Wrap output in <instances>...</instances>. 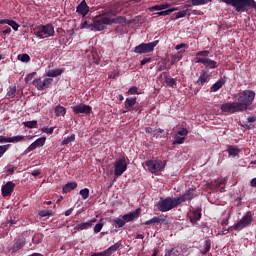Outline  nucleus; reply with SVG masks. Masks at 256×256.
<instances>
[{"instance_id":"nucleus-38","label":"nucleus","mask_w":256,"mask_h":256,"mask_svg":"<svg viewBox=\"0 0 256 256\" xmlns=\"http://www.w3.org/2000/svg\"><path fill=\"white\" fill-rule=\"evenodd\" d=\"M212 2L213 0H191V3L194 7H197L199 5H207Z\"/></svg>"},{"instance_id":"nucleus-62","label":"nucleus","mask_w":256,"mask_h":256,"mask_svg":"<svg viewBox=\"0 0 256 256\" xmlns=\"http://www.w3.org/2000/svg\"><path fill=\"white\" fill-rule=\"evenodd\" d=\"M185 47H187V44L181 43V44H177L175 46V49H176V51H179V49H183Z\"/></svg>"},{"instance_id":"nucleus-21","label":"nucleus","mask_w":256,"mask_h":256,"mask_svg":"<svg viewBox=\"0 0 256 256\" xmlns=\"http://www.w3.org/2000/svg\"><path fill=\"white\" fill-rule=\"evenodd\" d=\"M209 81V72L203 71L198 80L196 81V85L201 86L205 85Z\"/></svg>"},{"instance_id":"nucleus-46","label":"nucleus","mask_w":256,"mask_h":256,"mask_svg":"<svg viewBox=\"0 0 256 256\" xmlns=\"http://www.w3.org/2000/svg\"><path fill=\"white\" fill-rule=\"evenodd\" d=\"M162 133H165L164 129L156 128V129L153 130L152 136L156 137V139H158V137H161Z\"/></svg>"},{"instance_id":"nucleus-50","label":"nucleus","mask_w":256,"mask_h":256,"mask_svg":"<svg viewBox=\"0 0 256 256\" xmlns=\"http://www.w3.org/2000/svg\"><path fill=\"white\" fill-rule=\"evenodd\" d=\"M45 141H46V138L41 137V138H38L36 141H34V143L36 147H43V145H45Z\"/></svg>"},{"instance_id":"nucleus-30","label":"nucleus","mask_w":256,"mask_h":256,"mask_svg":"<svg viewBox=\"0 0 256 256\" xmlns=\"http://www.w3.org/2000/svg\"><path fill=\"white\" fill-rule=\"evenodd\" d=\"M173 11H179V7L170 8L168 10L160 11V12H157L155 15H157L158 17H167V15H171V13H173Z\"/></svg>"},{"instance_id":"nucleus-10","label":"nucleus","mask_w":256,"mask_h":256,"mask_svg":"<svg viewBox=\"0 0 256 256\" xmlns=\"http://www.w3.org/2000/svg\"><path fill=\"white\" fill-rule=\"evenodd\" d=\"M146 167L150 173H159L162 169H165V162L162 160H147L145 162Z\"/></svg>"},{"instance_id":"nucleus-15","label":"nucleus","mask_w":256,"mask_h":256,"mask_svg":"<svg viewBox=\"0 0 256 256\" xmlns=\"http://www.w3.org/2000/svg\"><path fill=\"white\" fill-rule=\"evenodd\" d=\"M15 187L16 185L13 181H8L4 184L1 189L2 197H11V195H13V191H15Z\"/></svg>"},{"instance_id":"nucleus-35","label":"nucleus","mask_w":256,"mask_h":256,"mask_svg":"<svg viewBox=\"0 0 256 256\" xmlns=\"http://www.w3.org/2000/svg\"><path fill=\"white\" fill-rule=\"evenodd\" d=\"M240 150L239 148L235 147V146H229L228 148V155L230 157H237V155H239Z\"/></svg>"},{"instance_id":"nucleus-24","label":"nucleus","mask_w":256,"mask_h":256,"mask_svg":"<svg viewBox=\"0 0 256 256\" xmlns=\"http://www.w3.org/2000/svg\"><path fill=\"white\" fill-rule=\"evenodd\" d=\"M164 83H166L167 87L177 89V80H175V78H172L171 76H165Z\"/></svg>"},{"instance_id":"nucleus-64","label":"nucleus","mask_w":256,"mask_h":256,"mask_svg":"<svg viewBox=\"0 0 256 256\" xmlns=\"http://www.w3.org/2000/svg\"><path fill=\"white\" fill-rule=\"evenodd\" d=\"M91 256H106L105 252L93 253Z\"/></svg>"},{"instance_id":"nucleus-12","label":"nucleus","mask_w":256,"mask_h":256,"mask_svg":"<svg viewBox=\"0 0 256 256\" xmlns=\"http://www.w3.org/2000/svg\"><path fill=\"white\" fill-rule=\"evenodd\" d=\"M53 83V78H36L33 80L32 84L38 91H45V89H48L49 85Z\"/></svg>"},{"instance_id":"nucleus-23","label":"nucleus","mask_w":256,"mask_h":256,"mask_svg":"<svg viewBox=\"0 0 256 256\" xmlns=\"http://www.w3.org/2000/svg\"><path fill=\"white\" fill-rule=\"evenodd\" d=\"M203 66L206 67V69H217V61L211 60L209 58H204V62L202 64Z\"/></svg>"},{"instance_id":"nucleus-53","label":"nucleus","mask_w":256,"mask_h":256,"mask_svg":"<svg viewBox=\"0 0 256 256\" xmlns=\"http://www.w3.org/2000/svg\"><path fill=\"white\" fill-rule=\"evenodd\" d=\"M197 57L205 59V57H209V51L203 50L196 53Z\"/></svg>"},{"instance_id":"nucleus-56","label":"nucleus","mask_w":256,"mask_h":256,"mask_svg":"<svg viewBox=\"0 0 256 256\" xmlns=\"http://www.w3.org/2000/svg\"><path fill=\"white\" fill-rule=\"evenodd\" d=\"M101 229H103V223L99 222L94 226V233H101Z\"/></svg>"},{"instance_id":"nucleus-63","label":"nucleus","mask_w":256,"mask_h":256,"mask_svg":"<svg viewBox=\"0 0 256 256\" xmlns=\"http://www.w3.org/2000/svg\"><path fill=\"white\" fill-rule=\"evenodd\" d=\"M11 33V28L6 27L3 31H2V35H10Z\"/></svg>"},{"instance_id":"nucleus-41","label":"nucleus","mask_w":256,"mask_h":256,"mask_svg":"<svg viewBox=\"0 0 256 256\" xmlns=\"http://www.w3.org/2000/svg\"><path fill=\"white\" fill-rule=\"evenodd\" d=\"M18 61H21L22 63H29V61H31V57L29 54H19Z\"/></svg>"},{"instance_id":"nucleus-47","label":"nucleus","mask_w":256,"mask_h":256,"mask_svg":"<svg viewBox=\"0 0 256 256\" xmlns=\"http://www.w3.org/2000/svg\"><path fill=\"white\" fill-rule=\"evenodd\" d=\"M185 141V137L178 136V134L175 135V140L173 142V145H181Z\"/></svg>"},{"instance_id":"nucleus-36","label":"nucleus","mask_w":256,"mask_h":256,"mask_svg":"<svg viewBox=\"0 0 256 256\" xmlns=\"http://www.w3.org/2000/svg\"><path fill=\"white\" fill-rule=\"evenodd\" d=\"M63 74V70L61 69H54V70H49L47 72V77H59V75Z\"/></svg>"},{"instance_id":"nucleus-11","label":"nucleus","mask_w":256,"mask_h":256,"mask_svg":"<svg viewBox=\"0 0 256 256\" xmlns=\"http://www.w3.org/2000/svg\"><path fill=\"white\" fill-rule=\"evenodd\" d=\"M220 109L223 113H243L237 101L224 103L221 105Z\"/></svg>"},{"instance_id":"nucleus-17","label":"nucleus","mask_w":256,"mask_h":256,"mask_svg":"<svg viewBox=\"0 0 256 256\" xmlns=\"http://www.w3.org/2000/svg\"><path fill=\"white\" fill-rule=\"evenodd\" d=\"M24 247H25V238H18L10 246V251L11 253H17V251H21V249Z\"/></svg>"},{"instance_id":"nucleus-6","label":"nucleus","mask_w":256,"mask_h":256,"mask_svg":"<svg viewBox=\"0 0 256 256\" xmlns=\"http://www.w3.org/2000/svg\"><path fill=\"white\" fill-rule=\"evenodd\" d=\"M158 211L161 213H167V211H171V209H175V207L179 206V202H177V198L167 197L165 199L160 198L158 201Z\"/></svg>"},{"instance_id":"nucleus-27","label":"nucleus","mask_w":256,"mask_h":256,"mask_svg":"<svg viewBox=\"0 0 256 256\" xmlns=\"http://www.w3.org/2000/svg\"><path fill=\"white\" fill-rule=\"evenodd\" d=\"M54 113L56 117H64L67 114V108L61 105H58L54 108Z\"/></svg>"},{"instance_id":"nucleus-32","label":"nucleus","mask_w":256,"mask_h":256,"mask_svg":"<svg viewBox=\"0 0 256 256\" xmlns=\"http://www.w3.org/2000/svg\"><path fill=\"white\" fill-rule=\"evenodd\" d=\"M164 221L161 217L159 216H154L150 220H147L144 222V225H155V223H162Z\"/></svg>"},{"instance_id":"nucleus-54","label":"nucleus","mask_w":256,"mask_h":256,"mask_svg":"<svg viewBox=\"0 0 256 256\" xmlns=\"http://www.w3.org/2000/svg\"><path fill=\"white\" fill-rule=\"evenodd\" d=\"M188 11L182 10L176 13V16L174 19H182V17H187Z\"/></svg>"},{"instance_id":"nucleus-60","label":"nucleus","mask_w":256,"mask_h":256,"mask_svg":"<svg viewBox=\"0 0 256 256\" xmlns=\"http://www.w3.org/2000/svg\"><path fill=\"white\" fill-rule=\"evenodd\" d=\"M152 59L151 58H143L140 62L141 67H143V65H147V63H151Z\"/></svg>"},{"instance_id":"nucleus-33","label":"nucleus","mask_w":256,"mask_h":256,"mask_svg":"<svg viewBox=\"0 0 256 256\" xmlns=\"http://www.w3.org/2000/svg\"><path fill=\"white\" fill-rule=\"evenodd\" d=\"M112 223L115 224V228L116 229H121V227H125V220H123V218H114L112 220Z\"/></svg>"},{"instance_id":"nucleus-43","label":"nucleus","mask_w":256,"mask_h":256,"mask_svg":"<svg viewBox=\"0 0 256 256\" xmlns=\"http://www.w3.org/2000/svg\"><path fill=\"white\" fill-rule=\"evenodd\" d=\"M24 127H27L28 129H35V127H37V120L24 122Z\"/></svg>"},{"instance_id":"nucleus-26","label":"nucleus","mask_w":256,"mask_h":256,"mask_svg":"<svg viewBox=\"0 0 256 256\" xmlns=\"http://www.w3.org/2000/svg\"><path fill=\"white\" fill-rule=\"evenodd\" d=\"M74 189H77V182H69L62 188L63 193H71Z\"/></svg>"},{"instance_id":"nucleus-1","label":"nucleus","mask_w":256,"mask_h":256,"mask_svg":"<svg viewBox=\"0 0 256 256\" xmlns=\"http://www.w3.org/2000/svg\"><path fill=\"white\" fill-rule=\"evenodd\" d=\"M255 91L253 90H243L234 95V101L240 107V111H251L253 103L255 101Z\"/></svg>"},{"instance_id":"nucleus-28","label":"nucleus","mask_w":256,"mask_h":256,"mask_svg":"<svg viewBox=\"0 0 256 256\" xmlns=\"http://www.w3.org/2000/svg\"><path fill=\"white\" fill-rule=\"evenodd\" d=\"M136 103H137V98H127L126 100H125V109H127V111H131V108L132 107H135V105H136Z\"/></svg>"},{"instance_id":"nucleus-22","label":"nucleus","mask_w":256,"mask_h":256,"mask_svg":"<svg viewBox=\"0 0 256 256\" xmlns=\"http://www.w3.org/2000/svg\"><path fill=\"white\" fill-rule=\"evenodd\" d=\"M225 83H226L225 79H223V78L219 79L216 83H214L211 86L210 92L216 93V91H219V89H221V87H223V85H225Z\"/></svg>"},{"instance_id":"nucleus-9","label":"nucleus","mask_w":256,"mask_h":256,"mask_svg":"<svg viewBox=\"0 0 256 256\" xmlns=\"http://www.w3.org/2000/svg\"><path fill=\"white\" fill-rule=\"evenodd\" d=\"M227 183V178H219L218 180L211 181L207 184V189H210L212 193L220 191V193H225V184Z\"/></svg>"},{"instance_id":"nucleus-18","label":"nucleus","mask_w":256,"mask_h":256,"mask_svg":"<svg viewBox=\"0 0 256 256\" xmlns=\"http://www.w3.org/2000/svg\"><path fill=\"white\" fill-rule=\"evenodd\" d=\"M25 139V136H14V137H7L0 135V143L5 144V143H19Z\"/></svg>"},{"instance_id":"nucleus-34","label":"nucleus","mask_w":256,"mask_h":256,"mask_svg":"<svg viewBox=\"0 0 256 256\" xmlns=\"http://www.w3.org/2000/svg\"><path fill=\"white\" fill-rule=\"evenodd\" d=\"M127 21V18L123 16H118L116 18H112L110 14V25L117 24V23H125Z\"/></svg>"},{"instance_id":"nucleus-16","label":"nucleus","mask_w":256,"mask_h":256,"mask_svg":"<svg viewBox=\"0 0 256 256\" xmlns=\"http://www.w3.org/2000/svg\"><path fill=\"white\" fill-rule=\"evenodd\" d=\"M141 215V208H137L134 212H129L127 214H124L122 216V219L124 220V223H131L137 219H139V216Z\"/></svg>"},{"instance_id":"nucleus-40","label":"nucleus","mask_w":256,"mask_h":256,"mask_svg":"<svg viewBox=\"0 0 256 256\" xmlns=\"http://www.w3.org/2000/svg\"><path fill=\"white\" fill-rule=\"evenodd\" d=\"M80 28L81 29H89L90 31H94V29H93V22L89 23V21H87V20H85L84 22H82L80 24Z\"/></svg>"},{"instance_id":"nucleus-61","label":"nucleus","mask_w":256,"mask_h":256,"mask_svg":"<svg viewBox=\"0 0 256 256\" xmlns=\"http://www.w3.org/2000/svg\"><path fill=\"white\" fill-rule=\"evenodd\" d=\"M204 61H205V58H201V56H197L196 54V57L194 58L195 63H202L203 65Z\"/></svg>"},{"instance_id":"nucleus-29","label":"nucleus","mask_w":256,"mask_h":256,"mask_svg":"<svg viewBox=\"0 0 256 256\" xmlns=\"http://www.w3.org/2000/svg\"><path fill=\"white\" fill-rule=\"evenodd\" d=\"M171 7V4L165 3V4H160V5H155L150 7V11H163L165 9H169Z\"/></svg>"},{"instance_id":"nucleus-2","label":"nucleus","mask_w":256,"mask_h":256,"mask_svg":"<svg viewBox=\"0 0 256 256\" xmlns=\"http://www.w3.org/2000/svg\"><path fill=\"white\" fill-rule=\"evenodd\" d=\"M222 3L233 7L236 13H246L249 9H256L255 0H221Z\"/></svg>"},{"instance_id":"nucleus-37","label":"nucleus","mask_w":256,"mask_h":256,"mask_svg":"<svg viewBox=\"0 0 256 256\" xmlns=\"http://www.w3.org/2000/svg\"><path fill=\"white\" fill-rule=\"evenodd\" d=\"M181 251H179V248H172L170 250H166L165 256H180Z\"/></svg>"},{"instance_id":"nucleus-58","label":"nucleus","mask_w":256,"mask_h":256,"mask_svg":"<svg viewBox=\"0 0 256 256\" xmlns=\"http://www.w3.org/2000/svg\"><path fill=\"white\" fill-rule=\"evenodd\" d=\"M129 95H139L138 88L133 86L128 90Z\"/></svg>"},{"instance_id":"nucleus-51","label":"nucleus","mask_w":256,"mask_h":256,"mask_svg":"<svg viewBox=\"0 0 256 256\" xmlns=\"http://www.w3.org/2000/svg\"><path fill=\"white\" fill-rule=\"evenodd\" d=\"M15 93H17V88L14 86L10 88L9 91L7 92V97H9L10 99H13L15 97Z\"/></svg>"},{"instance_id":"nucleus-44","label":"nucleus","mask_w":256,"mask_h":256,"mask_svg":"<svg viewBox=\"0 0 256 256\" xmlns=\"http://www.w3.org/2000/svg\"><path fill=\"white\" fill-rule=\"evenodd\" d=\"M184 54H185V50H181V51L177 52L176 54H174L172 56V58L174 59V61H181L183 59Z\"/></svg>"},{"instance_id":"nucleus-55","label":"nucleus","mask_w":256,"mask_h":256,"mask_svg":"<svg viewBox=\"0 0 256 256\" xmlns=\"http://www.w3.org/2000/svg\"><path fill=\"white\" fill-rule=\"evenodd\" d=\"M53 131H55L54 127H50V128L43 127L42 128V132L47 133L48 135H53Z\"/></svg>"},{"instance_id":"nucleus-25","label":"nucleus","mask_w":256,"mask_h":256,"mask_svg":"<svg viewBox=\"0 0 256 256\" xmlns=\"http://www.w3.org/2000/svg\"><path fill=\"white\" fill-rule=\"evenodd\" d=\"M119 247H121V242H117L114 245L110 246L104 251V254H106V256H111L113 255V253H115V251L119 250Z\"/></svg>"},{"instance_id":"nucleus-14","label":"nucleus","mask_w":256,"mask_h":256,"mask_svg":"<svg viewBox=\"0 0 256 256\" xmlns=\"http://www.w3.org/2000/svg\"><path fill=\"white\" fill-rule=\"evenodd\" d=\"M72 111L73 113H76V115L81 113L84 115H89L93 111V108L87 104L80 103L79 105L73 106Z\"/></svg>"},{"instance_id":"nucleus-39","label":"nucleus","mask_w":256,"mask_h":256,"mask_svg":"<svg viewBox=\"0 0 256 256\" xmlns=\"http://www.w3.org/2000/svg\"><path fill=\"white\" fill-rule=\"evenodd\" d=\"M211 251V240H206L204 242V248L201 250L202 255H207Z\"/></svg>"},{"instance_id":"nucleus-52","label":"nucleus","mask_w":256,"mask_h":256,"mask_svg":"<svg viewBox=\"0 0 256 256\" xmlns=\"http://www.w3.org/2000/svg\"><path fill=\"white\" fill-rule=\"evenodd\" d=\"M8 25L12 27L14 31H19V24L16 23L14 20H9Z\"/></svg>"},{"instance_id":"nucleus-19","label":"nucleus","mask_w":256,"mask_h":256,"mask_svg":"<svg viewBox=\"0 0 256 256\" xmlns=\"http://www.w3.org/2000/svg\"><path fill=\"white\" fill-rule=\"evenodd\" d=\"M76 13H79V15H82V17L87 16L89 13V6L87 5V2L83 0L76 8Z\"/></svg>"},{"instance_id":"nucleus-42","label":"nucleus","mask_w":256,"mask_h":256,"mask_svg":"<svg viewBox=\"0 0 256 256\" xmlns=\"http://www.w3.org/2000/svg\"><path fill=\"white\" fill-rule=\"evenodd\" d=\"M75 141V134H71L70 137L64 139L61 143V146L69 145V143H73Z\"/></svg>"},{"instance_id":"nucleus-4","label":"nucleus","mask_w":256,"mask_h":256,"mask_svg":"<svg viewBox=\"0 0 256 256\" xmlns=\"http://www.w3.org/2000/svg\"><path fill=\"white\" fill-rule=\"evenodd\" d=\"M253 223V213L251 211H248L246 215L242 217L236 224L231 226L229 229L226 230V233H229L232 231H243L246 227H250Z\"/></svg>"},{"instance_id":"nucleus-49","label":"nucleus","mask_w":256,"mask_h":256,"mask_svg":"<svg viewBox=\"0 0 256 256\" xmlns=\"http://www.w3.org/2000/svg\"><path fill=\"white\" fill-rule=\"evenodd\" d=\"M9 147H11V145L9 144L0 146V159L1 157H3V155H5V153H7V150L9 149Z\"/></svg>"},{"instance_id":"nucleus-13","label":"nucleus","mask_w":256,"mask_h":256,"mask_svg":"<svg viewBox=\"0 0 256 256\" xmlns=\"http://www.w3.org/2000/svg\"><path fill=\"white\" fill-rule=\"evenodd\" d=\"M193 199H195V188H189L183 195L177 197L176 201L178 202V205H181V203H185V201H191Z\"/></svg>"},{"instance_id":"nucleus-45","label":"nucleus","mask_w":256,"mask_h":256,"mask_svg":"<svg viewBox=\"0 0 256 256\" xmlns=\"http://www.w3.org/2000/svg\"><path fill=\"white\" fill-rule=\"evenodd\" d=\"M38 215L39 217H51V215H53V210H41Z\"/></svg>"},{"instance_id":"nucleus-8","label":"nucleus","mask_w":256,"mask_h":256,"mask_svg":"<svg viewBox=\"0 0 256 256\" xmlns=\"http://www.w3.org/2000/svg\"><path fill=\"white\" fill-rule=\"evenodd\" d=\"M159 44V41H154L150 43H141L134 48V53H138L139 55H143L145 53H151L154 51L155 47Z\"/></svg>"},{"instance_id":"nucleus-57","label":"nucleus","mask_w":256,"mask_h":256,"mask_svg":"<svg viewBox=\"0 0 256 256\" xmlns=\"http://www.w3.org/2000/svg\"><path fill=\"white\" fill-rule=\"evenodd\" d=\"M37 149V144L33 142L32 144L29 145V147L26 149L25 153H31V151H35Z\"/></svg>"},{"instance_id":"nucleus-31","label":"nucleus","mask_w":256,"mask_h":256,"mask_svg":"<svg viewBox=\"0 0 256 256\" xmlns=\"http://www.w3.org/2000/svg\"><path fill=\"white\" fill-rule=\"evenodd\" d=\"M91 225H93V223L91 222H84V223H80L78 225H76L74 227L75 231H83L85 229H89V227H91Z\"/></svg>"},{"instance_id":"nucleus-59","label":"nucleus","mask_w":256,"mask_h":256,"mask_svg":"<svg viewBox=\"0 0 256 256\" xmlns=\"http://www.w3.org/2000/svg\"><path fill=\"white\" fill-rule=\"evenodd\" d=\"M189 134V130L187 128H183L182 130L178 131L176 135H181L182 137H185Z\"/></svg>"},{"instance_id":"nucleus-20","label":"nucleus","mask_w":256,"mask_h":256,"mask_svg":"<svg viewBox=\"0 0 256 256\" xmlns=\"http://www.w3.org/2000/svg\"><path fill=\"white\" fill-rule=\"evenodd\" d=\"M201 217H202L201 208H197L192 212V215L190 216V223L195 225L197 221H201Z\"/></svg>"},{"instance_id":"nucleus-7","label":"nucleus","mask_w":256,"mask_h":256,"mask_svg":"<svg viewBox=\"0 0 256 256\" xmlns=\"http://www.w3.org/2000/svg\"><path fill=\"white\" fill-rule=\"evenodd\" d=\"M127 158L122 156L114 162V175L115 177H121L125 171H127Z\"/></svg>"},{"instance_id":"nucleus-5","label":"nucleus","mask_w":256,"mask_h":256,"mask_svg":"<svg viewBox=\"0 0 256 256\" xmlns=\"http://www.w3.org/2000/svg\"><path fill=\"white\" fill-rule=\"evenodd\" d=\"M34 35H36L38 39L55 37V26H53V24L40 25L35 28Z\"/></svg>"},{"instance_id":"nucleus-3","label":"nucleus","mask_w":256,"mask_h":256,"mask_svg":"<svg viewBox=\"0 0 256 256\" xmlns=\"http://www.w3.org/2000/svg\"><path fill=\"white\" fill-rule=\"evenodd\" d=\"M94 31H104L105 25H111V12L103 13L92 19Z\"/></svg>"},{"instance_id":"nucleus-48","label":"nucleus","mask_w":256,"mask_h":256,"mask_svg":"<svg viewBox=\"0 0 256 256\" xmlns=\"http://www.w3.org/2000/svg\"><path fill=\"white\" fill-rule=\"evenodd\" d=\"M79 194L81 195L82 199H89V189L88 188H84L82 190H80Z\"/></svg>"}]
</instances>
